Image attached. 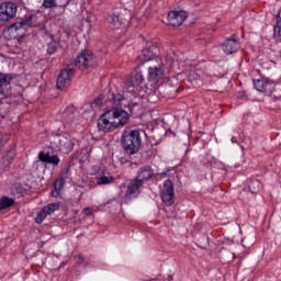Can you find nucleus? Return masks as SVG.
<instances>
[{
    "label": "nucleus",
    "mask_w": 281,
    "mask_h": 281,
    "mask_svg": "<svg viewBox=\"0 0 281 281\" xmlns=\"http://www.w3.org/2000/svg\"><path fill=\"white\" fill-rule=\"evenodd\" d=\"M155 175V171H153V168L150 166H144L138 170L136 180L144 186L148 179H153V176Z\"/></svg>",
    "instance_id": "obj_16"
},
{
    "label": "nucleus",
    "mask_w": 281,
    "mask_h": 281,
    "mask_svg": "<svg viewBox=\"0 0 281 281\" xmlns=\"http://www.w3.org/2000/svg\"><path fill=\"white\" fill-rule=\"evenodd\" d=\"M38 159L44 164H52L53 166H58V164H60V158L56 155L46 154L44 151H40Z\"/></svg>",
    "instance_id": "obj_20"
},
{
    "label": "nucleus",
    "mask_w": 281,
    "mask_h": 281,
    "mask_svg": "<svg viewBox=\"0 0 281 281\" xmlns=\"http://www.w3.org/2000/svg\"><path fill=\"white\" fill-rule=\"evenodd\" d=\"M240 47V44H238V41L232 38L227 40L223 44V50L229 56L232 54H235V52H238V48Z\"/></svg>",
    "instance_id": "obj_19"
},
{
    "label": "nucleus",
    "mask_w": 281,
    "mask_h": 281,
    "mask_svg": "<svg viewBox=\"0 0 281 281\" xmlns=\"http://www.w3.org/2000/svg\"><path fill=\"white\" fill-rule=\"evenodd\" d=\"M95 211L91 207H86L83 209V214H86V216H91V214H93Z\"/></svg>",
    "instance_id": "obj_32"
},
{
    "label": "nucleus",
    "mask_w": 281,
    "mask_h": 281,
    "mask_svg": "<svg viewBox=\"0 0 281 281\" xmlns=\"http://www.w3.org/2000/svg\"><path fill=\"white\" fill-rule=\"evenodd\" d=\"M274 38L277 41H281V18H280V15L277 16V23L274 25Z\"/></svg>",
    "instance_id": "obj_23"
},
{
    "label": "nucleus",
    "mask_w": 281,
    "mask_h": 281,
    "mask_svg": "<svg viewBox=\"0 0 281 281\" xmlns=\"http://www.w3.org/2000/svg\"><path fill=\"white\" fill-rule=\"evenodd\" d=\"M122 145L127 155H135V153H138L142 146L139 131H125L122 137Z\"/></svg>",
    "instance_id": "obj_2"
},
{
    "label": "nucleus",
    "mask_w": 281,
    "mask_h": 281,
    "mask_svg": "<svg viewBox=\"0 0 281 281\" xmlns=\"http://www.w3.org/2000/svg\"><path fill=\"white\" fill-rule=\"evenodd\" d=\"M110 104H112V109L103 113L98 120V128L101 133H111L115 128L126 126V123L131 120L128 112L119 109V106H126V97L112 94Z\"/></svg>",
    "instance_id": "obj_1"
},
{
    "label": "nucleus",
    "mask_w": 281,
    "mask_h": 281,
    "mask_svg": "<svg viewBox=\"0 0 281 281\" xmlns=\"http://www.w3.org/2000/svg\"><path fill=\"white\" fill-rule=\"evenodd\" d=\"M250 190H252V192H258V190H260V182L252 181L249 186Z\"/></svg>",
    "instance_id": "obj_28"
},
{
    "label": "nucleus",
    "mask_w": 281,
    "mask_h": 281,
    "mask_svg": "<svg viewBox=\"0 0 281 281\" xmlns=\"http://www.w3.org/2000/svg\"><path fill=\"white\" fill-rule=\"evenodd\" d=\"M71 113H74V108H68L63 114L64 120H69L68 117L71 115Z\"/></svg>",
    "instance_id": "obj_31"
},
{
    "label": "nucleus",
    "mask_w": 281,
    "mask_h": 281,
    "mask_svg": "<svg viewBox=\"0 0 281 281\" xmlns=\"http://www.w3.org/2000/svg\"><path fill=\"white\" fill-rule=\"evenodd\" d=\"M43 21H45V18L43 16V14L38 13V14L29 15L24 20V23L26 27H41V25H43Z\"/></svg>",
    "instance_id": "obj_17"
},
{
    "label": "nucleus",
    "mask_w": 281,
    "mask_h": 281,
    "mask_svg": "<svg viewBox=\"0 0 281 281\" xmlns=\"http://www.w3.org/2000/svg\"><path fill=\"white\" fill-rule=\"evenodd\" d=\"M255 88L257 91L261 93H273V89H276V83L269 79H257L254 81Z\"/></svg>",
    "instance_id": "obj_13"
},
{
    "label": "nucleus",
    "mask_w": 281,
    "mask_h": 281,
    "mask_svg": "<svg viewBox=\"0 0 281 281\" xmlns=\"http://www.w3.org/2000/svg\"><path fill=\"white\" fill-rule=\"evenodd\" d=\"M47 216H49L47 211L45 209H42V211H40L35 217V223H37V224L43 223L44 218H47Z\"/></svg>",
    "instance_id": "obj_26"
},
{
    "label": "nucleus",
    "mask_w": 281,
    "mask_h": 281,
    "mask_svg": "<svg viewBox=\"0 0 281 281\" xmlns=\"http://www.w3.org/2000/svg\"><path fill=\"white\" fill-rule=\"evenodd\" d=\"M16 16V4L4 2L0 4V21H10Z\"/></svg>",
    "instance_id": "obj_8"
},
{
    "label": "nucleus",
    "mask_w": 281,
    "mask_h": 281,
    "mask_svg": "<svg viewBox=\"0 0 281 281\" xmlns=\"http://www.w3.org/2000/svg\"><path fill=\"white\" fill-rule=\"evenodd\" d=\"M46 214H54V212H58L60 210V204L59 203H50L46 205L45 207Z\"/></svg>",
    "instance_id": "obj_25"
},
{
    "label": "nucleus",
    "mask_w": 281,
    "mask_h": 281,
    "mask_svg": "<svg viewBox=\"0 0 281 281\" xmlns=\"http://www.w3.org/2000/svg\"><path fill=\"white\" fill-rule=\"evenodd\" d=\"M102 97L97 98L92 103H91V108L95 109L98 106H102Z\"/></svg>",
    "instance_id": "obj_29"
},
{
    "label": "nucleus",
    "mask_w": 281,
    "mask_h": 281,
    "mask_svg": "<svg viewBox=\"0 0 281 281\" xmlns=\"http://www.w3.org/2000/svg\"><path fill=\"white\" fill-rule=\"evenodd\" d=\"M97 181V186H108V183H112L113 182V177H97L95 178Z\"/></svg>",
    "instance_id": "obj_24"
},
{
    "label": "nucleus",
    "mask_w": 281,
    "mask_h": 281,
    "mask_svg": "<svg viewBox=\"0 0 281 281\" xmlns=\"http://www.w3.org/2000/svg\"><path fill=\"white\" fill-rule=\"evenodd\" d=\"M164 78V61L161 58H156L154 64H150L148 69V80L150 82H159Z\"/></svg>",
    "instance_id": "obj_5"
},
{
    "label": "nucleus",
    "mask_w": 281,
    "mask_h": 281,
    "mask_svg": "<svg viewBox=\"0 0 281 281\" xmlns=\"http://www.w3.org/2000/svg\"><path fill=\"white\" fill-rule=\"evenodd\" d=\"M11 205H14V199L8 196L0 199V212L8 210V207H11Z\"/></svg>",
    "instance_id": "obj_21"
},
{
    "label": "nucleus",
    "mask_w": 281,
    "mask_h": 281,
    "mask_svg": "<svg viewBox=\"0 0 281 281\" xmlns=\"http://www.w3.org/2000/svg\"><path fill=\"white\" fill-rule=\"evenodd\" d=\"M144 82V75L139 70L131 72L130 78L126 80V87L130 88V93H137L138 87Z\"/></svg>",
    "instance_id": "obj_6"
},
{
    "label": "nucleus",
    "mask_w": 281,
    "mask_h": 281,
    "mask_svg": "<svg viewBox=\"0 0 281 281\" xmlns=\"http://www.w3.org/2000/svg\"><path fill=\"white\" fill-rule=\"evenodd\" d=\"M63 186H65V180L63 178L57 179L54 183L55 190L52 192V195L58 196L60 194V190H63Z\"/></svg>",
    "instance_id": "obj_22"
},
{
    "label": "nucleus",
    "mask_w": 281,
    "mask_h": 281,
    "mask_svg": "<svg viewBox=\"0 0 281 281\" xmlns=\"http://www.w3.org/2000/svg\"><path fill=\"white\" fill-rule=\"evenodd\" d=\"M56 49H58V42L52 41L48 44L47 54L52 56V54H56Z\"/></svg>",
    "instance_id": "obj_27"
},
{
    "label": "nucleus",
    "mask_w": 281,
    "mask_h": 281,
    "mask_svg": "<svg viewBox=\"0 0 281 281\" xmlns=\"http://www.w3.org/2000/svg\"><path fill=\"white\" fill-rule=\"evenodd\" d=\"M9 30L11 34H15L16 36H20V38H23V36H25V32L27 31V24H25V21L16 22L12 24Z\"/></svg>",
    "instance_id": "obj_18"
},
{
    "label": "nucleus",
    "mask_w": 281,
    "mask_h": 281,
    "mask_svg": "<svg viewBox=\"0 0 281 281\" xmlns=\"http://www.w3.org/2000/svg\"><path fill=\"white\" fill-rule=\"evenodd\" d=\"M43 5L44 8H54V5H56V0H44Z\"/></svg>",
    "instance_id": "obj_30"
},
{
    "label": "nucleus",
    "mask_w": 281,
    "mask_h": 281,
    "mask_svg": "<svg viewBox=\"0 0 281 281\" xmlns=\"http://www.w3.org/2000/svg\"><path fill=\"white\" fill-rule=\"evenodd\" d=\"M188 19V12L186 11H171L168 14V23L172 27H179L183 25V21Z\"/></svg>",
    "instance_id": "obj_9"
},
{
    "label": "nucleus",
    "mask_w": 281,
    "mask_h": 281,
    "mask_svg": "<svg viewBox=\"0 0 281 281\" xmlns=\"http://www.w3.org/2000/svg\"><path fill=\"white\" fill-rule=\"evenodd\" d=\"M11 81L12 76L0 74V100H3V98H8V95H10L8 87H10Z\"/></svg>",
    "instance_id": "obj_15"
},
{
    "label": "nucleus",
    "mask_w": 281,
    "mask_h": 281,
    "mask_svg": "<svg viewBox=\"0 0 281 281\" xmlns=\"http://www.w3.org/2000/svg\"><path fill=\"white\" fill-rule=\"evenodd\" d=\"M71 78H74V69L65 68L60 71L57 78V89H65L68 85H71Z\"/></svg>",
    "instance_id": "obj_11"
},
{
    "label": "nucleus",
    "mask_w": 281,
    "mask_h": 281,
    "mask_svg": "<svg viewBox=\"0 0 281 281\" xmlns=\"http://www.w3.org/2000/svg\"><path fill=\"white\" fill-rule=\"evenodd\" d=\"M159 176H160L162 179H166V177H168V173H167V172H161V173H159Z\"/></svg>",
    "instance_id": "obj_34"
},
{
    "label": "nucleus",
    "mask_w": 281,
    "mask_h": 281,
    "mask_svg": "<svg viewBox=\"0 0 281 281\" xmlns=\"http://www.w3.org/2000/svg\"><path fill=\"white\" fill-rule=\"evenodd\" d=\"M142 186H144L136 178L121 187V192L124 194L125 201H133V199H137L139 196V192L142 190Z\"/></svg>",
    "instance_id": "obj_3"
},
{
    "label": "nucleus",
    "mask_w": 281,
    "mask_h": 281,
    "mask_svg": "<svg viewBox=\"0 0 281 281\" xmlns=\"http://www.w3.org/2000/svg\"><path fill=\"white\" fill-rule=\"evenodd\" d=\"M161 201L165 205L170 206L175 203V187H172V181H165L161 189Z\"/></svg>",
    "instance_id": "obj_7"
},
{
    "label": "nucleus",
    "mask_w": 281,
    "mask_h": 281,
    "mask_svg": "<svg viewBox=\"0 0 281 281\" xmlns=\"http://www.w3.org/2000/svg\"><path fill=\"white\" fill-rule=\"evenodd\" d=\"M50 146L55 153H71L74 150V144L69 138L63 135L54 136Z\"/></svg>",
    "instance_id": "obj_4"
},
{
    "label": "nucleus",
    "mask_w": 281,
    "mask_h": 281,
    "mask_svg": "<svg viewBox=\"0 0 281 281\" xmlns=\"http://www.w3.org/2000/svg\"><path fill=\"white\" fill-rule=\"evenodd\" d=\"M123 16L124 18L120 19V15L112 13L106 15L105 21L110 23V25H120V23L127 25V23H131V11H123Z\"/></svg>",
    "instance_id": "obj_12"
},
{
    "label": "nucleus",
    "mask_w": 281,
    "mask_h": 281,
    "mask_svg": "<svg viewBox=\"0 0 281 281\" xmlns=\"http://www.w3.org/2000/svg\"><path fill=\"white\" fill-rule=\"evenodd\" d=\"M75 65L79 69H88V67L93 65V55H91L89 50L82 52L79 56H77Z\"/></svg>",
    "instance_id": "obj_10"
},
{
    "label": "nucleus",
    "mask_w": 281,
    "mask_h": 281,
    "mask_svg": "<svg viewBox=\"0 0 281 281\" xmlns=\"http://www.w3.org/2000/svg\"><path fill=\"white\" fill-rule=\"evenodd\" d=\"M124 5H128L130 3H133V0H121Z\"/></svg>",
    "instance_id": "obj_33"
},
{
    "label": "nucleus",
    "mask_w": 281,
    "mask_h": 281,
    "mask_svg": "<svg viewBox=\"0 0 281 281\" xmlns=\"http://www.w3.org/2000/svg\"><path fill=\"white\" fill-rule=\"evenodd\" d=\"M133 106H137V103H133Z\"/></svg>",
    "instance_id": "obj_35"
},
{
    "label": "nucleus",
    "mask_w": 281,
    "mask_h": 281,
    "mask_svg": "<svg viewBox=\"0 0 281 281\" xmlns=\"http://www.w3.org/2000/svg\"><path fill=\"white\" fill-rule=\"evenodd\" d=\"M139 58L140 63H150V65H155V59L160 57L157 55V47L151 46L149 48H144Z\"/></svg>",
    "instance_id": "obj_14"
}]
</instances>
